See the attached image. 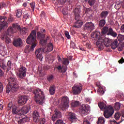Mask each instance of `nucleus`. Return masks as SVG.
Returning a JSON list of instances; mask_svg holds the SVG:
<instances>
[{
    "instance_id": "obj_1",
    "label": "nucleus",
    "mask_w": 124,
    "mask_h": 124,
    "mask_svg": "<svg viewBox=\"0 0 124 124\" xmlns=\"http://www.w3.org/2000/svg\"><path fill=\"white\" fill-rule=\"evenodd\" d=\"M96 45L100 50H103L104 46L107 47L111 46V48L115 50L118 47V41L115 40L112 42L111 40L106 38L105 35H102L99 37L96 43Z\"/></svg>"
},
{
    "instance_id": "obj_2",
    "label": "nucleus",
    "mask_w": 124,
    "mask_h": 124,
    "mask_svg": "<svg viewBox=\"0 0 124 124\" xmlns=\"http://www.w3.org/2000/svg\"><path fill=\"white\" fill-rule=\"evenodd\" d=\"M8 77V84L7 85L6 90L7 93L17 92L19 89V85L17 79L14 77V74L12 73V72H9Z\"/></svg>"
},
{
    "instance_id": "obj_3",
    "label": "nucleus",
    "mask_w": 124,
    "mask_h": 124,
    "mask_svg": "<svg viewBox=\"0 0 124 124\" xmlns=\"http://www.w3.org/2000/svg\"><path fill=\"white\" fill-rule=\"evenodd\" d=\"M17 29L20 30V27L17 24H13L12 26L9 27L7 30L6 32L1 36L2 40H5L6 44H9L11 42V40L8 36H11V34L16 33L17 32Z\"/></svg>"
},
{
    "instance_id": "obj_4",
    "label": "nucleus",
    "mask_w": 124,
    "mask_h": 124,
    "mask_svg": "<svg viewBox=\"0 0 124 124\" xmlns=\"http://www.w3.org/2000/svg\"><path fill=\"white\" fill-rule=\"evenodd\" d=\"M43 46H45V47L38 48L35 51V55L37 59L39 60L41 62L42 61L43 59L42 53H49V52H52L53 49H54V45H53L52 43H49L47 45H46Z\"/></svg>"
},
{
    "instance_id": "obj_5",
    "label": "nucleus",
    "mask_w": 124,
    "mask_h": 124,
    "mask_svg": "<svg viewBox=\"0 0 124 124\" xmlns=\"http://www.w3.org/2000/svg\"><path fill=\"white\" fill-rule=\"evenodd\" d=\"M98 106L101 110H104V116L106 119H109L113 116L115 110L111 106H106V104L103 102H100L98 104Z\"/></svg>"
},
{
    "instance_id": "obj_6",
    "label": "nucleus",
    "mask_w": 124,
    "mask_h": 124,
    "mask_svg": "<svg viewBox=\"0 0 124 124\" xmlns=\"http://www.w3.org/2000/svg\"><path fill=\"white\" fill-rule=\"evenodd\" d=\"M27 44H31L30 51H33L36 45H37V41H36V31H32L30 35L27 38L26 40Z\"/></svg>"
},
{
    "instance_id": "obj_7",
    "label": "nucleus",
    "mask_w": 124,
    "mask_h": 124,
    "mask_svg": "<svg viewBox=\"0 0 124 124\" xmlns=\"http://www.w3.org/2000/svg\"><path fill=\"white\" fill-rule=\"evenodd\" d=\"M33 93L35 94L34 97L36 103L42 105L45 101V96H44L43 91L40 89H37L34 90Z\"/></svg>"
},
{
    "instance_id": "obj_8",
    "label": "nucleus",
    "mask_w": 124,
    "mask_h": 124,
    "mask_svg": "<svg viewBox=\"0 0 124 124\" xmlns=\"http://www.w3.org/2000/svg\"><path fill=\"white\" fill-rule=\"evenodd\" d=\"M45 32H46L45 29H41L40 31L37 33V37L40 39V43L43 46L47 45V40L49 39V36H47L46 40H43L44 37H45Z\"/></svg>"
},
{
    "instance_id": "obj_9",
    "label": "nucleus",
    "mask_w": 124,
    "mask_h": 124,
    "mask_svg": "<svg viewBox=\"0 0 124 124\" xmlns=\"http://www.w3.org/2000/svg\"><path fill=\"white\" fill-rule=\"evenodd\" d=\"M102 33L103 34H106L107 35H111L112 37H117L118 34L115 31H113L112 28H109L108 26H105L102 30Z\"/></svg>"
},
{
    "instance_id": "obj_10",
    "label": "nucleus",
    "mask_w": 124,
    "mask_h": 124,
    "mask_svg": "<svg viewBox=\"0 0 124 124\" xmlns=\"http://www.w3.org/2000/svg\"><path fill=\"white\" fill-rule=\"evenodd\" d=\"M18 77L22 79L27 75V69L24 66H21L18 69V72L17 74Z\"/></svg>"
},
{
    "instance_id": "obj_11",
    "label": "nucleus",
    "mask_w": 124,
    "mask_h": 124,
    "mask_svg": "<svg viewBox=\"0 0 124 124\" xmlns=\"http://www.w3.org/2000/svg\"><path fill=\"white\" fill-rule=\"evenodd\" d=\"M69 102V99L67 97H63L61 101V108L62 109H67L69 107L68 103Z\"/></svg>"
},
{
    "instance_id": "obj_12",
    "label": "nucleus",
    "mask_w": 124,
    "mask_h": 124,
    "mask_svg": "<svg viewBox=\"0 0 124 124\" xmlns=\"http://www.w3.org/2000/svg\"><path fill=\"white\" fill-rule=\"evenodd\" d=\"M91 109V107L87 104H83L80 110L82 116H85L88 114V111Z\"/></svg>"
},
{
    "instance_id": "obj_13",
    "label": "nucleus",
    "mask_w": 124,
    "mask_h": 124,
    "mask_svg": "<svg viewBox=\"0 0 124 124\" xmlns=\"http://www.w3.org/2000/svg\"><path fill=\"white\" fill-rule=\"evenodd\" d=\"M83 28L84 30L88 31H93V30H94L95 26H94V24L93 23V22H86L85 25L83 26Z\"/></svg>"
},
{
    "instance_id": "obj_14",
    "label": "nucleus",
    "mask_w": 124,
    "mask_h": 124,
    "mask_svg": "<svg viewBox=\"0 0 124 124\" xmlns=\"http://www.w3.org/2000/svg\"><path fill=\"white\" fill-rule=\"evenodd\" d=\"M6 19H7L6 16H0V31L8 27L7 22L5 21Z\"/></svg>"
},
{
    "instance_id": "obj_15",
    "label": "nucleus",
    "mask_w": 124,
    "mask_h": 124,
    "mask_svg": "<svg viewBox=\"0 0 124 124\" xmlns=\"http://www.w3.org/2000/svg\"><path fill=\"white\" fill-rule=\"evenodd\" d=\"M82 85H75L74 86L72 87L73 93H74V94H79V93H80L81 92H82Z\"/></svg>"
},
{
    "instance_id": "obj_16",
    "label": "nucleus",
    "mask_w": 124,
    "mask_h": 124,
    "mask_svg": "<svg viewBox=\"0 0 124 124\" xmlns=\"http://www.w3.org/2000/svg\"><path fill=\"white\" fill-rule=\"evenodd\" d=\"M60 118H62V113L57 109H55V114L52 117L53 122H56Z\"/></svg>"
},
{
    "instance_id": "obj_17",
    "label": "nucleus",
    "mask_w": 124,
    "mask_h": 124,
    "mask_svg": "<svg viewBox=\"0 0 124 124\" xmlns=\"http://www.w3.org/2000/svg\"><path fill=\"white\" fill-rule=\"evenodd\" d=\"M69 116V120L71 123H76L77 122V120H78L77 119V117H76V115L75 114V113L70 112L68 114Z\"/></svg>"
},
{
    "instance_id": "obj_18",
    "label": "nucleus",
    "mask_w": 124,
    "mask_h": 124,
    "mask_svg": "<svg viewBox=\"0 0 124 124\" xmlns=\"http://www.w3.org/2000/svg\"><path fill=\"white\" fill-rule=\"evenodd\" d=\"M33 120L34 123H37L39 122V118L40 116H39V112L38 111L35 110L33 112Z\"/></svg>"
},
{
    "instance_id": "obj_19",
    "label": "nucleus",
    "mask_w": 124,
    "mask_h": 124,
    "mask_svg": "<svg viewBox=\"0 0 124 124\" xmlns=\"http://www.w3.org/2000/svg\"><path fill=\"white\" fill-rule=\"evenodd\" d=\"M27 101H28V97L26 96H21L18 100V103L20 105H24L27 103Z\"/></svg>"
},
{
    "instance_id": "obj_20",
    "label": "nucleus",
    "mask_w": 124,
    "mask_h": 124,
    "mask_svg": "<svg viewBox=\"0 0 124 124\" xmlns=\"http://www.w3.org/2000/svg\"><path fill=\"white\" fill-rule=\"evenodd\" d=\"M30 121V118L27 116H24V117H19V120H17L18 124H25Z\"/></svg>"
},
{
    "instance_id": "obj_21",
    "label": "nucleus",
    "mask_w": 124,
    "mask_h": 124,
    "mask_svg": "<svg viewBox=\"0 0 124 124\" xmlns=\"http://www.w3.org/2000/svg\"><path fill=\"white\" fill-rule=\"evenodd\" d=\"M30 109H31V107L30 106H26L21 108L19 112L22 113L24 115L25 114H28L30 112Z\"/></svg>"
},
{
    "instance_id": "obj_22",
    "label": "nucleus",
    "mask_w": 124,
    "mask_h": 124,
    "mask_svg": "<svg viewBox=\"0 0 124 124\" xmlns=\"http://www.w3.org/2000/svg\"><path fill=\"white\" fill-rule=\"evenodd\" d=\"M22 44H23V41H22L21 39L14 40L13 45L15 47H20V46H22Z\"/></svg>"
},
{
    "instance_id": "obj_23",
    "label": "nucleus",
    "mask_w": 124,
    "mask_h": 124,
    "mask_svg": "<svg viewBox=\"0 0 124 124\" xmlns=\"http://www.w3.org/2000/svg\"><path fill=\"white\" fill-rule=\"evenodd\" d=\"M96 86L98 87V89L97 91V93L98 94H104V93H105V89L100 84H98L96 83Z\"/></svg>"
},
{
    "instance_id": "obj_24",
    "label": "nucleus",
    "mask_w": 124,
    "mask_h": 124,
    "mask_svg": "<svg viewBox=\"0 0 124 124\" xmlns=\"http://www.w3.org/2000/svg\"><path fill=\"white\" fill-rule=\"evenodd\" d=\"M84 23L81 20H78L75 22V24L74 25V28H81L82 26H83Z\"/></svg>"
},
{
    "instance_id": "obj_25",
    "label": "nucleus",
    "mask_w": 124,
    "mask_h": 124,
    "mask_svg": "<svg viewBox=\"0 0 124 124\" xmlns=\"http://www.w3.org/2000/svg\"><path fill=\"white\" fill-rule=\"evenodd\" d=\"M15 25H17V26H18V27H19L20 28V30H18V28L16 29V32H17V31L18 30L20 31V33L21 34H26V33H27V29L24 28H23L22 29H21V27H20V26H19L18 25V24H17V23L15 24Z\"/></svg>"
},
{
    "instance_id": "obj_26",
    "label": "nucleus",
    "mask_w": 124,
    "mask_h": 124,
    "mask_svg": "<svg viewBox=\"0 0 124 124\" xmlns=\"http://www.w3.org/2000/svg\"><path fill=\"white\" fill-rule=\"evenodd\" d=\"M58 70H61V72L62 73H64L65 72V71H66V70L67 69V66H62H62H59L57 67Z\"/></svg>"
},
{
    "instance_id": "obj_27",
    "label": "nucleus",
    "mask_w": 124,
    "mask_h": 124,
    "mask_svg": "<svg viewBox=\"0 0 124 124\" xmlns=\"http://www.w3.org/2000/svg\"><path fill=\"white\" fill-rule=\"evenodd\" d=\"M55 89H56L55 85L51 86L49 88V93L51 95L55 94V93H56V90Z\"/></svg>"
},
{
    "instance_id": "obj_28",
    "label": "nucleus",
    "mask_w": 124,
    "mask_h": 124,
    "mask_svg": "<svg viewBox=\"0 0 124 124\" xmlns=\"http://www.w3.org/2000/svg\"><path fill=\"white\" fill-rule=\"evenodd\" d=\"M97 124H105V118L103 117H100L98 119L97 122Z\"/></svg>"
},
{
    "instance_id": "obj_29",
    "label": "nucleus",
    "mask_w": 124,
    "mask_h": 124,
    "mask_svg": "<svg viewBox=\"0 0 124 124\" xmlns=\"http://www.w3.org/2000/svg\"><path fill=\"white\" fill-rule=\"evenodd\" d=\"M69 60L67 58H63L62 59V63L65 66H67L69 64Z\"/></svg>"
},
{
    "instance_id": "obj_30",
    "label": "nucleus",
    "mask_w": 124,
    "mask_h": 124,
    "mask_svg": "<svg viewBox=\"0 0 124 124\" xmlns=\"http://www.w3.org/2000/svg\"><path fill=\"white\" fill-rule=\"evenodd\" d=\"M101 17L105 19L108 16V11H103L101 13Z\"/></svg>"
},
{
    "instance_id": "obj_31",
    "label": "nucleus",
    "mask_w": 124,
    "mask_h": 124,
    "mask_svg": "<svg viewBox=\"0 0 124 124\" xmlns=\"http://www.w3.org/2000/svg\"><path fill=\"white\" fill-rule=\"evenodd\" d=\"M106 23V21L105 19H102L99 21V27L102 28L103 27H104L105 25V24Z\"/></svg>"
},
{
    "instance_id": "obj_32",
    "label": "nucleus",
    "mask_w": 124,
    "mask_h": 124,
    "mask_svg": "<svg viewBox=\"0 0 124 124\" xmlns=\"http://www.w3.org/2000/svg\"><path fill=\"white\" fill-rule=\"evenodd\" d=\"M117 39L118 41H120V42H122V41L124 40V35L121 34H118L117 36Z\"/></svg>"
},
{
    "instance_id": "obj_33",
    "label": "nucleus",
    "mask_w": 124,
    "mask_h": 124,
    "mask_svg": "<svg viewBox=\"0 0 124 124\" xmlns=\"http://www.w3.org/2000/svg\"><path fill=\"white\" fill-rule=\"evenodd\" d=\"M16 16L17 18H20L22 16V10L18 9L16 11Z\"/></svg>"
},
{
    "instance_id": "obj_34",
    "label": "nucleus",
    "mask_w": 124,
    "mask_h": 124,
    "mask_svg": "<svg viewBox=\"0 0 124 124\" xmlns=\"http://www.w3.org/2000/svg\"><path fill=\"white\" fill-rule=\"evenodd\" d=\"M114 109L117 111L121 109V103L117 102L114 105Z\"/></svg>"
},
{
    "instance_id": "obj_35",
    "label": "nucleus",
    "mask_w": 124,
    "mask_h": 124,
    "mask_svg": "<svg viewBox=\"0 0 124 124\" xmlns=\"http://www.w3.org/2000/svg\"><path fill=\"white\" fill-rule=\"evenodd\" d=\"M12 112L14 115H16V114L19 113V110L18 108H17V107H15L13 108Z\"/></svg>"
},
{
    "instance_id": "obj_36",
    "label": "nucleus",
    "mask_w": 124,
    "mask_h": 124,
    "mask_svg": "<svg viewBox=\"0 0 124 124\" xmlns=\"http://www.w3.org/2000/svg\"><path fill=\"white\" fill-rule=\"evenodd\" d=\"M72 107H77L79 105V101H73L71 104Z\"/></svg>"
},
{
    "instance_id": "obj_37",
    "label": "nucleus",
    "mask_w": 124,
    "mask_h": 124,
    "mask_svg": "<svg viewBox=\"0 0 124 124\" xmlns=\"http://www.w3.org/2000/svg\"><path fill=\"white\" fill-rule=\"evenodd\" d=\"M24 14L23 18H24V19H29V18H30V13H29V12L26 11L24 12Z\"/></svg>"
},
{
    "instance_id": "obj_38",
    "label": "nucleus",
    "mask_w": 124,
    "mask_h": 124,
    "mask_svg": "<svg viewBox=\"0 0 124 124\" xmlns=\"http://www.w3.org/2000/svg\"><path fill=\"white\" fill-rule=\"evenodd\" d=\"M121 116H122V114L120 112H117L114 115V118L116 121H118L121 118Z\"/></svg>"
},
{
    "instance_id": "obj_39",
    "label": "nucleus",
    "mask_w": 124,
    "mask_h": 124,
    "mask_svg": "<svg viewBox=\"0 0 124 124\" xmlns=\"http://www.w3.org/2000/svg\"><path fill=\"white\" fill-rule=\"evenodd\" d=\"M74 12L75 13V15H79L80 14V12H81V10L80 9H78V8H76Z\"/></svg>"
},
{
    "instance_id": "obj_40",
    "label": "nucleus",
    "mask_w": 124,
    "mask_h": 124,
    "mask_svg": "<svg viewBox=\"0 0 124 124\" xmlns=\"http://www.w3.org/2000/svg\"><path fill=\"white\" fill-rule=\"evenodd\" d=\"M100 33L98 32H95L94 33H92V35H93V36H92V37H94L95 38H98V36H99Z\"/></svg>"
},
{
    "instance_id": "obj_41",
    "label": "nucleus",
    "mask_w": 124,
    "mask_h": 124,
    "mask_svg": "<svg viewBox=\"0 0 124 124\" xmlns=\"http://www.w3.org/2000/svg\"><path fill=\"white\" fill-rule=\"evenodd\" d=\"M89 120H91V117L87 116L86 117V120L83 121V124H90Z\"/></svg>"
},
{
    "instance_id": "obj_42",
    "label": "nucleus",
    "mask_w": 124,
    "mask_h": 124,
    "mask_svg": "<svg viewBox=\"0 0 124 124\" xmlns=\"http://www.w3.org/2000/svg\"><path fill=\"white\" fill-rule=\"evenodd\" d=\"M121 115H122L121 121H120V122H118L117 123V124H121V123H122V122L124 121V110L123 111H122Z\"/></svg>"
},
{
    "instance_id": "obj_43",
    "label": "nucleus",
    "mask_w": 124,
    "mask_h": 124,
    "mask_svg": "<svg viewBox=\"0 0 124 124\" xmlns=\"http://www.w3.org/2000/svg\"><path fill=\"white\" fill-rule=\"evenodd\" d=\"M95 2V0H89L88 3L91 6H93Z\"/></svg>"
},
{
    "instance_id": "obj_44",
    "label": "nucleus",
    "mask_w": 124,
    "mask_h": 124,
    "mask_svg": "<svg viewBox=\"0 0 124 124\" xmlns=\"http://www.w3.org/2000/svg\"><path fill=\"white\" fill-rule=\"evenodd\" d=\"M64 33H65V36H66V37L68 39H70L71 37H70V35H69V32H68V31H65Z\"/></svg>"
},
{
    "instance_id": "obj_45",
    "label": "nucleus",
    "mask_w": 124,
    "mask_h": 124,
    "mask_svg": "<svg viewBox=\"0 0 124 124\" xmlns=\"http://www.w3.org/2000/svg\"><path fill=\"white\" fill-rule=\"evenodd\" d=\"M53 79H54V76H53V75L49 76L47 77V80L49 82H51V81H52Z\"/></svg>"
},
{
    "instance_id": "obj_46",
    "label": "nucleus",
    "mask_w": 124,
    "mask_h": 124,
    "mask_svg": "<svg viewBox=\"0 0 124 124\" xmlns=\"http://www.w3.org/2000/svg\"><path fill=\"white\" fill-rule=\"evenodd\" d=\"M75 20L76 21H80V15H75Z\"/></svg>"
},
{
    "instance_id": "obj_47",
    "label": "nucleus",
    "mask_w": 124,
    "mask_h": 124,
    "mask_svg": "<svg viewBox=\"0 0 124 124\" xmlns=\"http://www.w3.org/2000/svg\"><path fill=\"white\" fill-rule=\"evenodd\" d=\"M66 1V0H58V2L60 4H64Z\"/></svg>"
},
{
    "instance_id": "obj_48",
    "label": "nucleus",
    "mask_w": 124,
    "mask_h": 124,
    "mask_svg": "<svg viewBox=\"0 0 124 124\" xmlns=\"http://www.w3.org/2000/svg\"><path fill=\"white\" fill-rule=\"evenodd\" d=\"M0 67H1L3 69H6L7 68L6 65L4 63L0 64Z\"/></svg>"
},
{
    "instance_id": "obj_49",
    "label": "nucleus",
    "mask_w": 124,
    "mask_h": 124,
    "mask_svg": "<svg viewBox=\"0 0 124 124\" xmlns=\"http://www.w3.org/2000/svg\"><path fill=\"white\" fill-rule=\"evenodd\" d=\"M30 5H31V8H32V9L33 10H34V7H35V3H34V2H31V3H30Z\"/></svg>"
},
{
    "instance_id": "obj_50",
    "label": "nucleus",
    "mask_w": 124,
    "mask_h": 124,
    "mask_svg": "<svg viewBox=\"0 0 124 124\" xmlns=\"http://www.w3.org/2000/svg\"><path fill=\"white\" fill-rule=\"evenodd\" d=\"M25 52H26V53H29V52H30V46L29 45L26 46V47L25 48Z\"/></svg>"
},
{
    "instance_id": "obj_51",
    "label": "nucleus",
    "mask_w": 124,
    "mask_h": 124,
    "mask_svg": "<svg viewBox=\"0 0 124 124\" xmlns=\"http://www.w3.org/2000/svg\"><path fill=\"white\" fill-rule=\"evenodd\" d=\"M7 65L8 67L10 69L11 68V61H8L7 63Z\"/></svg>"
},
{
    "instance_id": "obj_52",
    "label": "nucleus",
    "mask_w": 124,
    "mask_h": 124,
    "mask_svg": "<svg viewBox=\"0 0 124 124\" xmlns=\"http://www.w3.org/2000/svg\"><path fill=\"white\" fill-rule=\"evenodd\" d=\"M71 48H73V49H74L75 47V43L73 42V41L71 42V45H70Z\"/></svg>"
},
{
    "instance_id": "obj_53",
    "label": "nucleus",
    "mask_w": 124,
    "mask_h": 124,
    "mask_svg": "<svg viewBox=\"0 0 124 124\" xmlns=\"http://www.w3.org/2000/svg\"><path fill=\"white\" fill-rule=\"evenodd\" d=\"M3 90V86H2V83L0 82V93H2Z\"/></svg>"
},
{
    "instance_id": "obj_54",
    "label": "nucleus",
    "mask_w": 124,
    "mask_h": 124,
    "mask_svg": "<svg viewBox=\"0 0 124 124\" xmlns=\"http://www.w3.org/2000/svg\"><path fill=\"white\" fill-rule=\"evenodd\" d=\"M46 122V120L44 117L43 118L42 121L40 122V124H45Z\"/></svg>"
},
{
    "instance_id": "obj_55",
    "label": "nucleus",
    "mask_w": 124,
    "mask_h": 124,
    "mask_svg": "<svg viewBox=\"0 0 124 124\" xmlns=\"http://www.w3.org/2000/svg\"><path fill=\"white\" fill-rule=\"evenodd\" d=\"M12 107V102H10L8 104V108L9 109H11V108Z\"/></svg>"
},
{
    "instance_id": "obj_56",
    "label": "nucleus",
    "mask_w": 124,
    "mask_h": 124,
    "mask_svg": "<svg viewBox=\"0 0 124 124\" xmlns=\"http://www.w3.org/2000/svg\"><path fill=\"white\" fill-rule=\"evenodd\" d=\"M85 100L87 101V102H89V103H91L92 102V99L90 98H86Z\"/></svg>"
},
{
    "instance_id": "obj_57",
    "label": "nucleus",
    "mask_w": 124,
    "mask_h": 124,
    "mask_svg": "<svg viewBox=\"0 0 124 124\" xmlns=\"http://www.w3.org/2000/svg\"><path fill=\"white\" fill-rule=\"evenodd\" d=\"M120 98H122V99L124 100V95L123 93H120Z\"/></svg>"
},
{
    "instance_id": "obj_58",
    "label": "nucleus",
    "mask_w": 124,
    "mask_h": 124,
    "mask_svg": "<svg viewBox=\"0 0 124 124\" xmlns=\"http://www.w3.org/2000/svg\"><path fill=\"white\" fill-rule=\"evenodd\" d=\"M119 63H124V58H122L119 61Z\"/></svg>"
},
{
    "instance_id": "obj_59",
    "label": "nucleus",
    "mask_w": 124,
    "mask_h": 124,
    "mask_svg": "<svg viewBox=\"0 0 124 124\" xmlns=\"http://www.w3.org/2000/svg\"><path fill=\"white\" fill-rule=\"evenodd\" d=\"M115 123H116V122L115 121V120H110L109 121V124H115Z\"/></svg>"
},
{
    "instance_id": "obj_60",
    "label": "nucleus",
    "mask_w": 124,
    "mask_h": 124,
    "mask_svg": "<svg viewBox=\"0 0 124 124\" xmlns=\"http://www.w3.org/2000/svg\"><path fill=\"white\" fill-rule=\"evenodd\" d=\"M8 20L9 22H12V21H13V17H12V16H10L9 17Z\"/></svg>"
},
{
    "instance_id": "obj_61",
    "label": "nucleus",
    "mask_w": 124,
    "mask_h": 124,
    "mask_svg": "<svg viewBox=\"0 0 124 124\" xmlns=\"http://www.w3.org/2000/svg\"><path fill=\"white\" fill-rule=\"evenodd\" d=\"M2 7H4L5 8L7 7V5H6V4L5 3H2Z\"/></svg>"
},
{
    "instance_id": "obj_62",
    "label": "nucleus",
    "mask_w": 124,
    "mask_h": 124,
    "mask_svg": "<svg viewBox=\"0 0 124 124\" xmlns=\"http://www.w3.org/2000/svg\"><path fill=\"white\" fill-rule=\"evenodd\" d=\"M40 76H44L45 73H43L42 71H40Z\"/></svg>"
},
{
    "instance_id": "obj_63",
    "label": "nucleus",
    "mask_w": 124,
    "mask_h": 124,
    "mask_svg": "<svg viewBox=\"0 0 124 124\" xmlns=\"http://www.w3.org/2000/svg\"><path fill=\"white\" fill-rule=\"evenodd\" d=\"M121 30L123 32H124V24L121 26Z\"/></svg>"
},
{
    "instance_id": "obj_64",
    "label": "nucleus",
    "mask_w": 124,
    "mask_h": 124,
    "mask_svg": "<svg viewBox=\"0 0 124 124\" xmlns=\"http://www.w3.org/2000/svg\"><path fill=\"white\" fill-rule=\"evenodd\" d=\"M40 15L41 17H44V16H45V13L44 12H42Z\"/></svg>"
}]
</instances>
